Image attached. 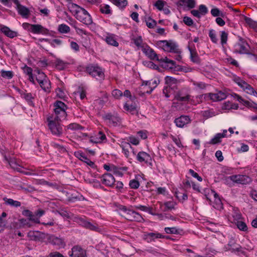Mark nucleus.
<instances>
[{"instance_id":"4be33fe9","label":"nucleus","mask_w":257,"mask_h":257,"mask_svg":"<svg viewBox=\"0 0 257 257\" xmlns=\"http://www.w3.org/2000/svg\"><path fill=\"white\" fill-rule=\"evenodd\" d=\"M19 14L24 18H28L29 14V10L25 6L19 5L17 8Z\"/></svg>"},{"instance_id":"473e14b6","label":"nucleus","mask_w":257,"mask_h":257,"mask_svg":"<svg viewBox=\"0 0 257 257\" xmlns=\"http://www.w3.org/2000/svg\"><path fill=\"white\" fill-rule=\"evenodd\" d=\"M41 88L45 91H47L50 87V82L48 80L47 78L44 81L39 83Z\"/></svg>"},{"instance_id":"6e6552de","label":"nucleus","mask_w":257,"mask_h":257,"mask_svg":"<svg viewBox=\"0 0 257 257\" xmlns=\"http://www.w3.org/2000/svg\"><path fill=\"white\" fill-rule=\"evenodd\" d=\"M159 43L163 44V46L164 47V50L177 54H180L181 53V51L178 48V46L174 42L163 40L160 41Z\"/></svg>"},{"instance_id":"5701e85b","label":"nucleus","mask_w":257,"mask_h":257,"mask_svg":"<svg viewBox=\"0 0 257 257\" xmlns=\"http://www.w3.org/2000/svg\"><path fill=\"white\" fill-rule=\"evenodd\" d=\"M5 159L9 163L10 166L14 169L19 171L20 165L19 162L15 158H10L8 159L7 157L5 156Z\"/></svg>"},{"instance_id":"cd10ccee","label":"nucleus","mask_w":257,"mask_h":257,"mask_svg":"<svg viewBox=\"0 0 257 257\" xmlns=\"http://www.w3.org/2000/svg\"><path fill=\"white\" fill-rule=\"evenodd\" d=\"M44 28L40 25H31L30 31L34 34H40L43 32Z\"/></svg>"},{"instance_id":"dca6fc26","label":"nucleus","mask_w":257,"mask_h":257,"mask_svg":"<svg viewBox=\"0 0 257 257\" xmlns=\"http://www.w3.org/2000/svg\"><path fill=\"white\" fill-rule=\"evenodd\" d=\"M137 159L140 163H147L151 160L150 155L145 152H139L137 155Z\"/></svg>"},{"instance_id":"f3484780","label":"nucleus","mask_w":257,"mask_h":257,"mask_svg":"<svg viewBox=\"0 0 257 257\" xmlns=\"http://www.w3.org/2000/svg\"><path fill=\"white\" fill-rule=\"evenodd\" d=\"M164 236L161 234L157 233H147L144 234V239L147 240L148 242H151L154 241L155 238H163Z\"/></svg>"},{"instance_id":"a878e982","label":"nucleus","mask_w":257,"mask_h":257,"mask_svg":"<svg viewBox=\"0 0 257 257\" xmlns=\"http://www.w3.org/2000/svg\"><path fill=\"white\" fill-rule=\"evenodd\" d=\"M3 200L5 201V204L9 205L13 207H20L21 205V203L18 201L14 200L11 198H7L6 197L4 198Z\"/></svg>"},{"instance_id":"8fccbe9b","label":"nucleus","mask_w":257,"mask_h":257,"mask_svg":"<svg viewBox=\"0 0 257 257\" xmlns=\"http://www.w3.org/2000/svg\"><path fill=\"white\" fill-rule=\"evenodd\" d=\"M165 231L167 233L177 234L179 233L178 229L176 227H166Z\"/></svg>"},{"instance_id":"4d7b16f0","label":"nucleus","mask_w":257,"mask_h":257,"mask_svg":"<svg viewBox=\"0 0 257 257\" xmlns=\"http://www.w3.org/2000/svg\"><path fill=\"white\" fill-rule=\"evenodd\" d=\"M131 188L137 189L140 186L139 182L136 180H132L130 181L129 184Z\"/></svg>"},{"instance_id":"393cba45","label":"nucleus","mask_w":257,"mask_h":257,"mask_svg":"<svg viewBox=\"0 0 257 257\" xmlns=\"http://www.w3.org/2000/svg\"><path fill=\"white\" fill-rule=\"evenodd\" d=\"M1 31L7 37H9L11 38H14L17 36V32L13 31L11 30L7 27H4L1 28Z\"/></svg>"},{"instance_id":"7c9ffc66","label":"nucleus","mask_w":257,"mask_h":257,"mask_svg":"<svg viewBox=\"0 0 257 257\" xmlns=\"http://www.w3.org/2000/svg\"><path fill=\"white\" fill-rule=\"evenodd\" d=\"M2 77L4 78L11 79L14 76V72L12 71H5L2 70L1 71Z\"/></svg>"},{"instance_id":"864d4df0","label":"nucleus","mask_w":257,"mask_h":257,"mask_svg":"<svg viewBox=\"0 0 257 257\" xmlns=\"http://www.w3.org/2000/svg\"><path fill=\"white\" fill-rule=\"evenodd\" d=\"M67 127V129L71 130H79L82 128V126H81L79 124L76 123H71L69 125H68Z\"/></svg>"},{"instance_id":"de8ad7c7","label":"nucleus","mask_w":257,"mask_h":257,"mask_svg":"<svg viewBox=\"0 0 257 257\" xmlns=\"http://www.w3.org/2000/svg\"><path fill=\"white\" fill-rule=\"evenodd\" d=\"M183 21L184 24L188 26H192L194 24L193 20L187 16H185L183 18Z\"/></svg>"},{"instance_id":"72a5a7b5","label":"nucleus","mask_w":257,"mask_h":257,"mask_svg":"<svg viewBox=\"0 0 257 257\" xmlns=\"http://www.w3.org/2000/svg\"><path fill=\"white\" fill-rule=\"evenodd\" d=\"M237 228L241 231H246L247 230V226L244 222L242 221H237L236 223Z\"/></svg>"},{"instance_id":"338daca9","label":"nucleus","mask_w":257,"mask_h":257,"mask_svg":"<svg viewBox=\"0 0 257 257\" xmlns=\"http://www.w3.org/2000/svg\"><path fill=\"white\" fill-rule=\"evenodd\" d=\"M134 43L137 46V47H142L141 46V45L143 43V40L142 39V37L141 36H139L138 37H137V38L135 39L134 40Z\"/></svg>"},{"instance_id":"69168bd1","label":"nucleus","mask_w":257,"mask_h":257,"mask_svg":"<svg viewBox=\"0 0 257 257\" xmlns=\"http://www.w3.org/2000/svg\"><path fill=\"white\" fill-rule=\"evenodd\" d=\"M185 3H186L187 6L189 9L194 8L196 4L195 0H187Z\"/></svg>"},{"instance_id":"a211bd4d","label":"nucleus","mask_w":257,"mask_h":257,"mask_svg":"<svg viewBox=\"0 0 257 257\" xmlns=\"http://www.w3.org/2000/svg\"><path fill=\"white\" fill-rule=\"evenodd\" d=\"M209 96L210 99L213 101H221L227 97L226 93L221 91L216 93H210Z\"/></svg>"},{"instance_id":"a19ab883","label":"nucleus","mask_w":257,"mask_h":257,"mask_svg":"<svg viewBox=\"0 0 257 257\" xmlns=\"http://www.w3.org/2000/svg\"><path fill=\"white\" fill-rule=\"evenodd\" d=\"M164 204L165 206V209H164V211H166L168 210L173 209L174 206L176 205V203L173 201H168L165 202Z\"/></svg>"},{"instance_id":"58836bf2","label":"nucleus","mask_w":257,"mask_h":257,"mask_svg":"<svg viewBox=\"0 0 257 257\" xmlns=\"http://www.w3.org/2000/svg\"><path fill=\"white\" fill-rule=\"evenodd\" d=\"M106 42L108 44L114 46H117L118 45V43L116 42V41L111 36H107L106 38Z\"/></svg>"},{"instance_id":"f03ea898","label":"nucleus","mask_w":257,"mask_h":257,"mask_svg":"<svg viewBox=\"0 0 257 257\" xmlns=\"http://www.w3.org/2000/svg\"><path fill=\"white\" fill-rule=\"evenodd\" d=\"M47 120L49 129L53 134L60 136L62 134L63 129L59 123L60 120H57L55 118L52 119V117H48Z\"/></svg>"},{"instance_id":"79ce46f5","label":"nucleus","mask_w":257,"mask_h":257,"mask_svg":"<svg viewBox=\"0 0 257 257\" xmlns=\"http://www.w3.org/2000/svg\"><path fill=\"white\" fill-rule=\"evenodd\" d=\"M166 2L163 0H158L154 4V6L159 10L162 11L164 7Z\"/></svg>"},{"instance_id":"4468645a","label":"nucleus","mask_w":257,"mask_h":257,"mask_svg":"<svg viewBox=\"0 0 257 257\" xmlns=\"http://www.w3.org/2000/svg\"><path fill=\"white\" fill-rule=\"evenodd\" d=\"M190 119L188 116L181 115V116L175 119L174 122L176 125L179 127H183L185 125L189 123Z\"/></svg>"},{"instance_id":"49530a36","label":"nucleus","mask_w":257,"mask_h":257,"mask_svg":"<svg viewBox=\"0 0 257 257\" xmlns=\"http://www.w3.org/2000/svg\"><path fill=\"white\" fill-rule=\"evenodd\" d=\"M176 197L180 201H183L187 199V195L186 194L180 192H176Z\"/></svg>"},{"instance_id":"c756f323","label":"nucleus","mask_w":257,"mask_h":257,"mask_svg":"<svg viewBox=\"0 0 257 257\" xmlns=\"http://www.w3.org/2000/svg\"><path fill=\"white\" fill-rule=\"evenodd\" d=\"M80 159L86 163L88 165L90 166L93 168H94L96 167V166L94 162L90 161L89 159H88L85 155L80 154Z\"/></svg>"},{"instance_id":"a18cd8bd","label":"nucleus","mask_w":257,"mask_h":257,"mask_svg":"<svg viewBox=\"0 0 257 257\" xmlns=\"http://www.w3.org/2000/svg\"><path fill=\"white\" fill-rule=\"evenodd\" d=\"M202 115L204 117L208 118L215 116V113L210 110H207L203 112Z\"/></svg>"},{"instance_id":"20e7f679","label":"nucleus","mask_w":257,"mask_h":257,"mask_svg":"<svg viewBox=\"0 0 257 257\" xmlns=\"http://www.w3.org/2000/svg\"><path fill=\"white\" fill-rule=\"evenodd\" d=\"M80 22L86 25H89L92 23V20L89 14L84 8L80 9V12L75 17Z\"/></svg>"},{"instance_id":"39448f33","label":"nucleus","mask_w":257,"mask_h":257,"mask_svg":"<svg viewBox=\"0 0 257 257\" xmlns=\"http://www.w3.org/2000/svg\"><path fill=\"white\" fill-rule=\"evenodd\" d=\"M122 216H123L126 219L130 221L140 222L144 221V218L139 213L130 209L125 212V213H123Z\"/></svg>"},{"instance_id":"774afa93","label":"nucleus","mask_w":257,"mask_h":257,"mask_svg":"<svg viewBox=\"0 0 257 257\" xmlns=\"http://www.w3.org/2000/svg\"><path fill=\"white\" fill-rule=\"evenodd\" d=\"M48 257H64L63 254L59 252L55 251L51 252Z\"/></svg>"},{"instance_id":"1a4fd4ad","label":"nucleus","mask_w":257,"mask_h":257,"mask_svg":"<svg viewBox=\"0 0 257 257\" xmlns=\"http://www.w3.org/2000/svg\"><path fill=\"white\" fill-rule=\"evenodd\" d=\"M228 179L235 182L241 184H245L250 182V178L245 175H232L230 176L228 178Z\"/></svg>"},{"instance_id":"f8f14e48","label":"nucleus","mask_w":257,"mask_h":257,"mask_svg":"<svg viewBox=\"0 0 257 257\" xmlns=\"http://www.w3.org/2000/svg\"><path fill=\"white\" fill-rule=\"evenodd\" d=\"M70 257H86V250L79 245H75L71 249Z\"/></svg>"},{"instance_id":"3c124183","label":"nucleus","mask_w":257,"mask_h":257,"mask_svg":"<svg viewBox=\"0 0 257 257\" xmlns=\"http://www.w3.org/2000/svg\"><path fill=\"white\" fill-rule=\"evenodd\" d=\"M122 94V92L118 89H114L112 91V96L116 99H119Z\"/></svg>"},{"instance_id":"6e6d98bb","label":"nucleus","mask_w":257,"mask_h":257,"mask_svg":"<svg viewBox=\"0 0 257 257\" xmlns=\"http://www.w3.org/2000/svg\"><path fill=\"white\" fill-rule=\"evenodd\" d=\"M209 36L212 41V42L216 43L217 42V38L216 36V34L213 30H210L209 31Z\"/></svg>"},{"instance_id":"e2e57ef3","label":"nucleus","mask_w":257,"mask_h":257,"mask_svg":"<svg viewBox=\"0 0 257 257\" xmlns=\"http://www.w3.org/2000/svg\"><path fill=\"white\" fill-rule=\"evenodd\" d=\"M136 208L138 209H140L142 211H147V212H149V213H150L151 214H153L152 212H151V209L149 207H148L147 206H143V205H138V206H136Z\"/></svg>"},{"instance_id":"bf43d9fd","label":"nucleus","mask_w":257,"mask_h":257,"mask_svg":"<svg viewBox=\"0 0 257 257\" xmlns=\"http://www.w3.org/2000/svg\"><path fill=\"white\" fill-rule=\"evenodd\" d=\"M214 202H215L214 207H215L216 208H217L218 209L222 208V203L220 199L219 198V197H218V198L216 197V199H215V200H214Z\"/></svg>"},{"instance_id":"ddd939ff","label":"nucleus","mask_w":257,"mask_h":257,"mask_svg":"<svg viewBox=\"0 0 257 257\" xmlns=\"http://www.w3.org/2000/svg\"><path fill=\"white\" fill-rule=\"evenodd\" d=\"M142 51L150 59L153 60H159V57L153 49L149 46L142 47Z\"/></svg>"},{"instance_id":"680f3d73","label":"nucleus","mask_w":257,"mask_h":257,"mask_svg":"<svg viewBox=\"0 0 257 257\" xmlns=\"http://www.w3.org/2000/svg\"><path fill=\"white\" fill-rule=\"evenodd\" d=\"M96 139L100 140V143H101L106 139V136L101 131H99L98 134L96 136Z\"/></svg>"},{"instance_id":"7ed1b4c3","label":"nucleus","mask_w":257,"mask_h":257,"mask_svg":"<svg viewBox=\"0 0 257 257\" xmlns=\"http://www.w3.org/2000/svg\"><path fill=\"white\" fill-rule=\"evenodd\" d=\"M86 72L91 76L98 79H103L104 73L101 68L97 65H89L86 69Z\"/></svg>"},{"instance_id":"603ef678","label":"nucleus","mask_w":257,"mask_h":257,"mask_svg":"<svg viewBox=\"0 0 257 257\" xmlns=\"http://www.w3.org/2000/svg\"><path fill=\"white\" fill-rule=\"evenodd\" d=\"M165 81H166V83L168 85H171L172 84H176L177 81L176 79H175L173 77H170V76L166 77Z\"/></svg>"},{"instance_id":"c03bdc74","label":"nucleus","mask_w":257,"mask_h":257,"mask_svg":"<svg viewBox=\"0 0 257 257\" xmlns=\"http://www.w3.org/2000/svg\"><path fill=\"white\" fill-rule=\"evenodd\" d=\"M211 14L214 17L221 16L223 17V14L217 8H214L211 10Z\"/></svg>"},{"instance_id":"f257e3e1","label":"nucleus","mask_w":257,"mask_h":257,"mask_svg":"<svg viewBox=\"0 0 257 257\" xmlns=\"http://www.w3.org/2000/svg\"><path fill=\"white\" fill-rule=\"evenodd\" d=\"M54 112L55 114V118L57 120H61L62 118H65L66 116V109L67 108L66 105L61 101H57L54 104Z\"/></svg>"},{"instance_id":"9d476101","label":"nucleus","mask_w":257,"mask_h":257,"mask_svg":"<svg viewBox=\"0 0 257 257\" xmlns=\"http://www.w3.org/2000/svg\"><path fill=\"white\" fill-rule=\"evenodd\" d=\"M103 117L111 126H115L120 122V119L116 114L107 113Z\"/></svg>"},{"instance_id":"c9c22d12","label":"nucleus","mask_w":257,"mask_h":257,"mask_svg":"<svg viewBox=\"0 0 257 257\" xmlns=\"http://www.w3.org/2000/svg\"><path fill=\"white\" fill-rule=\"evenodd\" d=\"M222 138L221 137L220 133L217 134L213 138H212L209 144L211 145H214L221 142V139Z\"/></svg>"},{"instance_id":"13d9d810","label":"nucleus","mask_w":257,"mask_h":257,"mask_svg":"<svg viewBox=\"0 0 257 257\" xmlns=\"http://www.w3.org/2000/svg\"><path fill=\"white\" fill-rule=\"evenodd\" d=\"M199 12L200 14L202 15H205L208 12V10L207 7L203 5H201L199 7Z\"/></svg>"},{"instance_id":"f704fd0d","label":"nucleus","mask_w":257,"mask_h":257,"mask_svg":"<svg viewBox=\"0 0 257 257\" xmlns=\"http://www.w3.org/2000/svg\"><path fill=\"white\" fill-rule=\"evenodd\" d=\"M58 31L61 33H67L70 31V27L65 24H61L58 27Z\"/></svg>"},{"instance_id":"2eb2a0df","label":"nucleus","mask_w":257,"mask_h":257,"mask_svg":"<svg viewBox=\"0 0 257 257\" xmlns=\"http://www.w3.org/2000/svg\"><path fill=\"white\" fill-rule=\"evenodd\" d=\"M102 182L108 186H111L115 182L114 177L110 174L106 173L102 176Z\"/></svg>"},{"instance_id":"6ab92c4d","label":"nucleus","mask_w":257,"mask_h":257,"mask_svg":"<svg viewBox=\"0 0 257 257\" xmlns=\"http://www.w3.org/2000/svg\"><path fill=\"white\" fill-rule=\"evenodd\" d=\"M175 98L178 101L187 102L190 99V95L188 94H184L182 91H179L175 94Z\"/></svg>"},{"instance_id":"9b49d317","label":"nucleus","mask_w":257,"mask_h":257,"mask_svg":"<svg viewBox=\"0 0 257 257\" xmlns=\"http://www.w3.org/2000/svg\"><path fill=\"white\" fill-rule=\"evenodd\" d=\"M78 222L85 228L92 231L100 232L101 229L98 227L96 224H92L91 222L84 220L82 218L78 219Z\"/></svg>"},{"instance_id":"412c9836","label":"nucleus","mask_w":257,"mask_h":257,"mask_svg":"<svg viewBox=\"0 0 257 257\" xmlns=\"http://www.w3.org/2000/svg\"><path fill=\"white\" fill-rule=\"evenodd\" d=\"M68 8L69 10L71 13L74 14V16L76 17L77 15L79 13L81 9H82V7L77 5V4L69 3L68 5Z\"/></svg>"},{"instance_id":"09e8293b","label":"nucleus","mask_w":257,"mask_h":257,"mask_svg":"<svg viewBox=\"0 0 257 257\" xmlns=\"http://www.w3.org/2000/svg\"><path fill=\"white\" fill-rule=\"evenodd\" d=\"M228 34L225 31H222L221 34V43L222 45L226 43Z\"/></svg>"},{"instance_id":"4c0bfd02","label":"nucleus","mask_w":257,"mask_h":257,"mask_svg":"<svg viewBox=\"0 0 257 257\" xmlns=\"http://www.w3.org/2000/svg\"><path fill=\"white\" fill-rule=\"evenodd\" d=\"M38 75H36V80L38 83L41 82L47 79L46 75L43 72H41L40 70L37 71Z\"/></svg>"},{"instance_id":"e433bc0d","label":"nucleus","mask_w":257,"mask_h":257,"mask_svg":"<svg viewBox=\"0 0 257 257\" xmlns=\"http://www.w3.org/2000/svg\"><path fill=\"white\" fill-rule=\"evenodd\" d=\"M124 107L125 110L130 111L133 114L137 113L136 107L134 104L129 105L128 104L126 103L124 105Z\"/></svg>"},{"instance_id":"ea45409f","label":"nucleus","mask_w":257,"mask_h":257,"mask_svg":"<svg viewBox=\"0 0 257 257\" xmlns=\"http://www.w3.org/2000/svg\"><path fill=\"white\" fill-rule=\"evenodd\" d=\"M100 11L102 13L105 14H110L111 13V11L108 5H105L104 6H101Z\"/></svg>"},{"instance_id":"bb28decb","label":"nucleus","mask_w":257,"mask_h":257,"mask_svg":"<svg viewBox=\"0 0 257 257\" xmlns=\"http://www.w3.org/2000/svg\"><path fill=\"white\" fill-rule=\"evenodd\" d=\"M189 50L190 53V57L192 62L199 64L200 63V59L197 53V52L189 47Z\"/></svg>"},{"instance_id":"c85d7f7f","label":"nucleus","mask_w":257,"mask_h":257,"mask_svg":"<svg viewBox=\"0 0 257 257\" xmlns=\"http://www.w3.org/2000/svg\"><path fill=\"white\" fill-rule=\"evenodd\" d=\"M55 67L57 69H58L59 70H62L65 68V67L66 66L67 63L64 62L63 61H62L59 59H57L56 60V61L55 62Z\"/></svg>"},{"instance_id":"37998d69","label":"nucleus","mask_w":257,"mask_h":257,"mask_svg":"<svg viewBox=\"0 0 257 257\" xmlns=\"http://www.w3.org/2000/svg\"><path fill=\"white\" fill-rule=\"evenodd\" d=\"M156 22L151 18H148V19L146 20V25L149 28H154L156 26Z\"/></svg>"},{"instance_id":"0e129e2a","label":"nucleus","mask_w":257,"mask_h":257,"mask_svg":"<svg viewBox=\"0 0 257 257\" xmlns=\"http://www.w3.org/2000/svg\"><path fill=\"white\" fill-rule=\"evenodd\" d=\"M244 20L245 23L250 27H253L255 25V22L250 18L245 16Z\"/></svg>"},{"instance_id":"b1692460","label":"nucleus","mask_w":257,"mask_h":257,"mask_svg":"<svg viewBox=\"0 0 257 257\" xmlns=\"http://www.w3.org/2000/svg\"><path fill=\"white\" fill-rule=\"evenodd\" d=\"M52 244L58 246L59 247H62L65 246V243L63 240L59 237L53 236L50 238Z\"/></svg>"},{"instance_id":"aec40b11","label":"nucleus","mask_w":257,"mask_h":257,"mask_svg":"<svg viewBox=\"0 0 257 257\" xmlns=\"http://www.w3.org/2000/svg\"><path fill=\"white\" fill-rule=\"evenodd\" d=\"M120 146L127 158H129V154L130 152H132L134 153L133 149L129 143L122 142L121 143Z\"/></svg>"},{"instance_id":"5fc2aeb1","label":"nucleus","mask_w":257,"mask_h":257,"mask_svg":"<svg viewBox=\"0 0 257 257\" xmlns=\"http://www.w3.org/2000/svg\"><path fill=\"white\" fill-rule=\"evenodd\" d=\"M172 91V89L170 85L166 86L163 89V93L165 94L166 97H170Z\"/></svg>"},{"instance_id":"423d86ee","label":"nucleus","mask_w":257,"mask_h":257,"mask_svg":"<svg viewBox=\"0 0 257 257\" xmlns=\"http://www.w3.org/2000/svg\"><path fill=\"white\" fill-rule=\"evenodd\" d=\"M234 81L242 88L245 90L247 93L253 94L257 96V92L254 89L245 81L241 79L239 77L235 78Z\"/></svg>"},{"instance_id":"052dcab7","label":"nucleus","mask_w":257,"mask_h":257,"mask_svg":"<svg viewBox=\"0 0 257 257\" xmlns=\"http://www.w3.org/2000/svg\"><path fill=\"white\" fill-rule=\"evenodd\" d=\"M52 146L56 149L60 150V151L62 153H64L66 152V149L62 146L60 145L57 143H53Z\"/></svg>"},{"instance_id":"0eeeda50","label":"nucleus","mask_w":257,"mask_h":257,"mask_svg":"<svg viewBox=\"0 0 257 257\" xmlns=\"http://www.w3.org/2000/svg\"><path fill=\"white\" fill-rule=\"evenodd\" d=\"M240 42L235 45L234 52L239 54H246L249 53V45L242 38L239 39Z\"/></svg>"},{"instance_id":"2f4dec72","label":"nucleus","mask_w":257,"mask_h":257,"mask_svg":"<svg viewBox=\"0 0 257 257\" xmlns=\"http://www.w3.org/2000/svg\"><path fill=\"white\" fill-rule=\"evenodd\" d=\"M111 2L116 6L120 8H124L127 5L126 0H111Z\"/></svg>"}]
</instances>
